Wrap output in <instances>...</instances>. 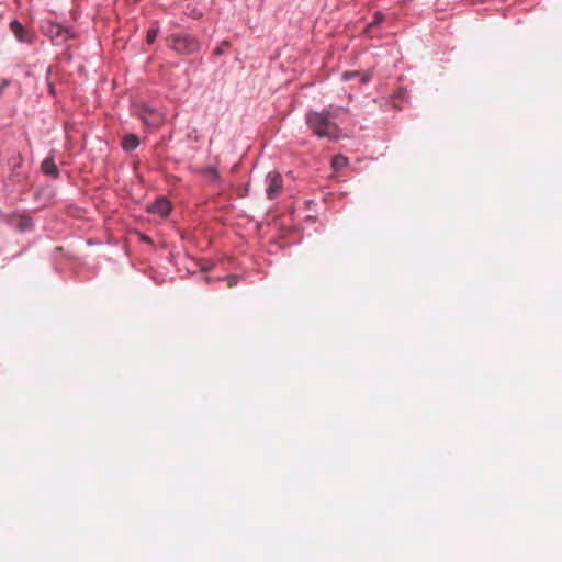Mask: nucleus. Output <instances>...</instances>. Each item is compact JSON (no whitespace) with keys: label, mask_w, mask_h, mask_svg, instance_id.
Listing matches in <instances>:
<instances>
[{"label":"nucleus","mask_w":562,"mask_h":562,"mask_svg":"<svg viewBox=\"0 0 562 562\" xmlns=\"http://www.w3.org/2000/svg\"><path fill=\"white\" fill-rule=\"evenodd\" d=\"M384 20V15L381 13H375L374 19L368 25L367 31L371 30L373 26L379 25Z\"/></svg>","instance_id":"obj_14"},{"label":"nucleus","mask_w":562,"mask_h":562,"mask_svg":"<svg viewBox=\"0 0 562 562\" xmlns=\"http://www.w3.org/2000/svg\"><path fill=\"white\" fill-rule=\"evenodd\" d=\"M168 46L182 55H190L198 52L201 47L200 41L189 34H176L171 35L167 40Z\"/></svg>","instance_id":"obj_2"},{"label":"nucleus","mask_w":562,"mask_h":562,"mask_svg":"<svg viewBox=\"0 0 562 562\" xmlns=\"http://www.w3.org/2000/svg\"><path fill=\"white\" fill-rule=\"evenodd\" d=\"M348 165V158L344 155H335L331 160L334 170H340Z\"/></svg>","instance_id":"obj_11"},{"label":"nucleus","mask_w":562,"mask_h":562,"mask_svg":"<svg viewBox=\"0 0 562 562\" xmlns=\"http://www.w3.org/2000/svg\"><path fill=\"white\" fill-rule=\"evenodd\" d=\"M9 86V81L8 80H2L0 82V97L3 94V90Z\"/></svg>","instance_id":"obj_16"},{"label":"nucleus","mask_w":562,"mask_h":562,"mask_svg":"<svg viewBox=\"0 0 562 562\" xmlns=\"http://www.w3.org/2000/svg\"><path fill=\"white\" fill-rule=\"evenodd\" d=\"M231 46L228 41H223L213 52L214 55L221 56L225 54L226 49Z\"/></svg>","instance_id":"obj_12"},{"label":"nucleus","mask_w":562,"mask_h":562,"mask_svg":"<svg viewBox=\"0 0 562 562\" xmlns=\"http://www.w3.org/2000/svg\"><path fill=\"white\" fill-rule=\"evenodd\" d=\"M41 169L43 171V173L52 177V178H57L58 175H59V170L54 161V158L52 156L49 157H46L42 165H41Z\"/></svg>","instance_id":"obj_8"},{"label":"nucleus","mask_w":562,"mask_h":562,"mask_svg":"<svg viewBox=\"0 0 562 562\" xmlns=\"http://www.w3.org/2000/svg\"><path fill=\"white\" fill-rule=\"evenodd\" d=\"M267 188L266 193L268 199L273 200L278 198L283 188L282 177L278 172H269L266 178Z\"/></svg>","instance_id":"obj_4"},{"label":"nucleus","mask_w":562,"mask_h":562,"mask_svg":"<svg viewBox=\"0 0 562 562\" xmlns=\"http://www.w3.org/2000/svg\"><path fill=\"white\" fill-rule=\"evenodd\" d=\"M43 30L45 34L49 36L50 40L57 45L63 44L72 36L70 30L53 22H48L45 26H43Z\"/></svg>","instance_id":"obj_3"},{"label":"nucleus","mask_w":562,"mask_h":562,"mask_svg":"<svg viewBox=\"0 0 562 562\" xmlns=\"http://www.w3.org/2000/svg\"><path fill=\"white\" fill-rule=\"evenodd\" d=\"M236 283V278H231L229 282H228V286H233L234 284Z\"/></svg>","instance_id":"obj_17"},{"label":"nucleus","mask_w":562,"mask_h":562,"mask_svg":"<svg viewBox=\"0 0 562 562\" xmlns=\"http://www.w3.org/2000/svg\"><path fill=\"white\" fill-rule=\"evenodd\" d=\"M347 113L348 110L346 108L329 105L321 112H308L305 121L318 137L336 139L339 136L337 121L341 120Z\"/></svg>","instance_id":"obj_1"},{"label":"nucleus","mask_w":562,"mask_h":562,"mask_svg":"<svg viewBox=\"0 0 562 562\" xmlns=\"http://www.w3.org/2000/svg\"><path fill=\"white\" fill-rule=\"evenodd\" d=\"M170 210H171V204L165 198L158 199L155 203H153L151 205L148 206L149 212H151L153 214L160 215V216H167L169 214Z\"/></svg>","instance_id":"obj_7"},{"label":"nucleus","mask_w":562,"mask_h":562,"mask_svg":"<svg viewBox=\"0 0 562 562\" xmlns=\"http://www.w3.org/2000/svg\"><path fill=\"white\" fill-rule=\"evenodd\" d=\"M206 173L210 177V179H212V180H215V179L218 178L217 170L215 168H213V167H209L206 169Z\"/></svg>","instance_id":"obj_15"},{"label":"nucleus","mask_w":562,"mask_h":562,"mask_svg":"<svg viewBox=\"0 0 562 562\" xmlns=\"http://www.w3.org/2000/svg\"><path fill=\"white\" fill-rule=\"evenodd\" d=\"M140 119L149 127L156 128L164 122V115L150 108H144L140 112Z\"/></svg>","instance_id":"obj_6"},{"label":"nucleus","mask_w":562,"mask_h":562,"mask_svg":"<svg viewBox=\"0 0 562 562\" xmlns=\"http://www.w3.org/2000/svg\"><path fill=\"white\" fill-rule=\"evenodd\" d=\"M359 77L361 83H366L370 80V75L368 74H360L358 71H347L342 75V79L348 81L352 78Z\"/></svg>","instance_id":"obj_10"},{"label":"nucleus","mask_w":562,"mask_h":562,"mask_svg":"<svg viewBox=\"0 0 562 562\" xmlns=\"http://www.w3.org/2000/svg\"><path fill=\"white\" fill-rule=\"evenodd\" d=\"M10 30L20 43L33 44L36 38L35 34L26 30L18 20L10 23Z\"/></svg>","instance_id":"obj_5"},{"label":"nucleus","mask_w":562,"mask_h":562,"mask_svg":"<svg viewBox=\"0 0 562 562\" xmlns=\"http://www.w3.org/2000/svg\"><path fill=\"white\" fill-rule=\"evenodd\" d=\"M158 27H150L148 31H147V35H146V42L148 44H153L158 35Z\"/></svg>","instance_id":"obj_13"},{"label":"nucleus","mask_w":562,"mask_h":562,"mask_svg":"<svg viewBox=\"0 0 562 562\" xmlns=\"http://www.w3.org/2000/svg\"><path fill=\"white\" fill-rule=\"evenodd\" d=\"M139 145V138L135 134H127L123 137L122 146L124 150L131 151L137 148Z\"/></svg>","instance_id":"obj_9"}]
</instances>
